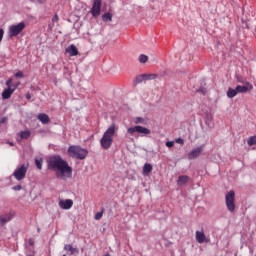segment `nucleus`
Masks as SVG:
<instances>
[{"label": "nucleus", "mask_w": 256, "mask_h": 256, "mask_svg": "<svg viewBox=\"0 0 256 256\" xmlns=\"http://www.w3.org/2000/svg\"><path fill=\"white\" fill-rule=\"evenodd\" d=\"M66 53H68L70 57H77V55H79V50H77V47L72 44L66 49Z\"/></svg>", "instance_id": "nucleus-15"}, {"label": "nucleus", "mask_w": 256, "mask_h": 256, "mask_svg": "<svg viewBox=\"0 0 256 256\" xmlns=\"http://www.w3.org/2000/svg\"><path fill=\"white\" fill-rule=\"evenodd\" d=\"M11 219H13V215L12 214H6V215H2L0 216V225H5L6 223H9V221H11Z\"/></svg>", "instance_id": "nucleus-16"}, {"label": "nucleus", "mask_w": 256, "mask_h": 256, "mask_svg": "<svg viewBox=\"0 0 256 256\" xmlns=\"http://www.w3.org/2000/svg\"><path fill=\"white\" fill-rule=\"evenodd\" d=\"M34 163L37 167V169H39V171H41V169H43V158H40V159H35L34 160Z\"/></svg>", "instance_id": "nucleus-25"}, {"label": "nucleus", "mask_w": 256, "mask_h": 256, "mask_svg": "<svg viewBox=\"0 0 256 256\" xmlns=\"http://www.w3.org/2000/svg\"><path fill=\"white\" fill-rule=\"evenodd\" d=\"M135 123L136 125H139V124L143 125L145 124V119H143L142 117H136Z\"/></svg>", "instance_id": "nucleus-30"}, {"label": "nucleus", "mask_w": 256, "mask_h": 256, "mask_svg": "<svg viewBox=\"0 0 256 256\" xmlns=\"http://www.w3.org/2000/svg\"><path fill=\"white\" fill-rule=\"evenodd\" d=\"M127 133H129V135H133V133H140L142 137H147V135H151V130L143 126H134L128 128Z\"/></svg>", "instance_id": "nucleus-6"}, {"label": "nucleus", "mask_w": 256, "mask_h": 256, "mask_svg": "<svg viewBox=\"0 0 256 256\" xmlns=\"http://www.w3.org/2000/svg\"><path fill=\"white\" fill-rule=\"evenodd\" d=\"M205 124L209 129H213L214 124H213V116L211 114H207L205 117Z\"/></svg>", "instance_id": "nucleus-18"}, {"label": "nucleus", "mask_w": 256, "mask_h": 256, "mask_svg": "<svg viewBox=\"0 0 256 256\" xmlns=\"http://www.w3.org/2000/svg\"><path fill=\"white\" fill-rule=\"evenodd\" d=\"M113 135H115V124H111L110 127L104 132L100 140L102 149H111V145H113Z\"/></svg>", "instance_id": "nucleus-2"}, {"label": "nucleus", "mask_w": 256, "mask_h": 256, "mask_svg": "<svg viewBox=\"0 0 256 256\" xmlns=\"http://www.w3.org/2000/svg\"><path fill=\"white\" fill-rule=\"evenodd\" d=\"M60 209L69 210L71 207H73V200L66 199V200H60L58 203Z\"/></svg>", "instance_id": "nucleus-13"}, {"label": "nucleus", "mask_w": 256, "mask_h": 256, "mask_svg": "<svg viewBox=\"0 0 256 256\" xmlns=\"http://www.w3.org/2000/svg\"><path fill=\"white\" fill-rule=\"evenodd\" d=\"M64 251H70V255H75V253H79V249L74 248L71 244H66L64 246Z\"/></svg>", "instance_id": "nucleus-19"}, {"label": "nucleus", "mask_w": 256, "mask_h": 256, "mask_svg": "<svg viewBox=\"0 0 256 256\" xmlns=\"http://www.w3.org/2000/svg\"><path fill=\"white\" fill-rule=\"evenodd\" d=\"M237 83H242L243 85H245V83H247V81H245L241 76H238L236 78Z\"/></svg>", "instance_id": "nucleus-33"}, {"label": "nucleus", "mask_w": 256, "mask_h": 256, "mask_svg": "<svg viewBox=\"0 0 256 256\" xmlns=\"http://www.w3.org/2000/svg\"><path fill=\"white\" fill-rule=\"evenodd\" d=\"M248 145H249V147H253V145H256V136H251L248 139Z\"/></svg>", "instance_id": "nucleus-28"}, {"label": "nucleus", "mask_w": 256, "mask_h": 256, "mask_svg": "<svg viewBox=\"0 0 256 256\" xmlns=\"http://www.w3.org/2000/svg\"><path fill=\"white\" fill-rule=\"evenodd\" d=\"M63 256H67V255L64 254Z\"/></svg>", "instance_id": "nucleus-47"}, {"label": "nucleus", "mask_w": 256, "mask_h": 256, "mask_svg": "<svg viewBox=\"0 0 256 256\" xmlns=\"http://www.w3.org/2000/svg\"><path fill=\"white\" fill-rule=\"evenodd\" d=\"M15 89H17V86H13V88H6L2 92V99H11V96L15 93Z\"/></svg>", "instance_id": "nucleus-14"}, {"label": "nucleus", "mask_w": 256, "mask_h": 256, "mask_svg": "<svg viewBox=\"0 0 256 256\" xmlns=\"http://www.w3.org/2000/svg\"><path fill=\"white\" fill-rule=\"evenodd\" d=\"M103 0H94L91 8V15L92 17H99L101 15V5Z\"/></svg>", "instance_id": "nucleus-8"}, {"label": "nucleus", "mask_w": 256, "mask_h": 256, "mask_svg": "<svg viewBox=\"0 0 256 256\" xmlns=\"http://www.w3.org/2000/svg\"><path fill=\"white\" fill-rule=\"evenodd\" d=\"M196 241L197 243H211V239L207 238L205 236V231H203V229L201 231H196Z\"/></svg>", "instance_id": "nucleus-9"}, {"label": "nucleus", "mask_w": 256, "mask_h": 256, "mask_svg": "<svg viewBox=\"0 0 256 256\" xmlns=\"http://www.w3.org/2000/svg\"><path fill=\"white\" fill-rule=\"evenodd\" d=\"M67 153L69 157H72V159H79L80 161H83V159H86L87 155H89V151L87 149L77 145L70 146Z\"/></svg>", "instance_id": "nucleus-3"}, {"label": "nucleus", "mask_w": 256, "mask_h": 256, "mask_svg": "<svg viewBox=\"0 0 256 256\" xmlns=\"http://www.w3.org/2000/svg\"><path fill=\"white\" fill-rule=\"evenodd\" d=\"M139 63H145L146 61H149V57L145 54H141L138 58Z\"/></svg>", "instance_id": "nucleus-27"}, {"label": "nucleus", "mask_w": 256, "mask_h": 256, "mask_svg": "<svg viewBox=\"0 0 256 256\" xmlns=\"http://www.w3.org/2000/svg\"><path fill=\"white\" fill-rule=\"evenodd\" d=\"M144 81H153V79H157L159 77L157 74H143Z\"/></svg>", "instance_id": "nucleus-24"}, {"label": "nucleus", "mask_w": 256, "mask_h": 256, "mask_svg": "<svg viewBox=\"0 0 256 256\" xmlns=\"http://www.w3.org/2000/svg\"><path fill=\"white\" fill-rule=\"evenodd\" d=\"M15 77H19V78L23 77V72L18 71L17 73H15Z\"/></svg>", "instance_id": "nucleus-42"}, {"label": "nucleus", "mask_w": 256, "mask_h": 256, "mask_svg": "<svg viewBox=\"0 0 256 256\" xmlns=\"http://www.w3.org/2000/svg\"><path fill=\"white\" fill-rule=\"evenodd\" d=\"M47 169L55 171L57 179H71L73 177V168L65 161L61 155H52L47 160Z\"/></svg>", "instance_id": "nucleus-1"}, {"label": "nucleus", "mask_w": 256, "mask_h": 256, "mask_svg": "<svg viewBox=\"0 0 256 256\" xmlns=\"http://www.w3.org/2000/svg\"><path fill=\"white\" fill-rule=\"evenodd\" d=\"M197 93H201V95H207V89L201 87L197 90Z\"/></svg>", "instance_id": "nucleus-32"}, {"label": "nucleus", "mask_w": 256, "mask_h": 256, "mask_svg": "<svg viewBox=\"0 0 256 256\" xmlns=\"http://www.w3.org/2000/svg\"><path fill=\"white\" fill-rule=\"evenodd\" d=\"M38 119L43 125H47V123H49L50 121L49 116L47 114H39Z\"/></svg>", "instance_id": "nucleus-20"}, {"label": "nucleus", "mask_w": 256, "mask_h": 256, "mask_svg": "<svg viewBox=\"0 0 256 256\" xmlns=\"http://www.w3.org/2000/svg\"><path fill=\"white\" fill-rule=\"evenodd\" d=\"M3 35H5V31L2 28H0V43L1 41H3Z\"/></svg>", "instance_id": "nucleus-38"}, {"label": "nucleus", "mask_w": 256, "mask_h": 256, "mask_svg": "<svg viewBox=\"0 0 256 256\" xmlns=\"http://www.w3.org/2000/svg\"><path fill=\"white\" fill-rule=\"evenodd\" d=\"M176 143H179V145H183V143H185V140H183V138H178L176 139Z\"/></svg>", "instance_id": "nucleus-40"}, {"label": "nucleus", "mask_w": 256, "mask_h": 256, "mask_svg": "<svg viewBox=\"0 0 256 256\" xmlns=\"http://www.w3.org/2000/svg\"><path fill=\"white\" fill-rule=\"evenodd\" d=\"M10 147H13L15 144L13 142H8Z\"/></svg>", "instance_id": "nucleus-44"}, {"label": "nucleus", "mask_w": 256, "mask_h": 256, "mask_svg": "<svg viewBox=\"0 0 256 256\" xmlns=\"http://www.w3.org/2000/svg\"><path fill=\"white\" fill-rule=\"evenodd\" d=\"M225 203L229 213H235L237 206L235 205V191L230 190L225 195Z\"/></svg>", "instance_id": "nucleus-4"}, {"label": "nucleus", "mask_w": 256, "mask_h": 256, "mask_svg": "<svg viewBox=\"0 0 256 256\" xmlns=\"http://www.w3.org/2000/svg\"><path fill=\"white\" fill-rule=\"evenodd\" d=\"M203 153V146H199L197 148H194L189 154H188V159L189 161H193L194 159H197L199 155Z\"/></svg>", "instance_id": "nucleus-10"}, {"label": "nucleus", "mask_w": 256, "mask_h": 256, "mask_svg": "<svg viewBox=\"0 0 256 256\" xmlns=\"http://www.w3.org/2000/svg\"><path fill=\"white\" fill-rule=\"evenodd\" d=\"M143 81H145L143 74L136 76V78H135L136 85H139V83H143Z\"/></svg>", "instance_id": "nucleus-26"}, {"label": "nucleus", "mask_w": 256, "mask_h": 256, "mask_svg": "<svg viewBox=\"0 0 256 256\" xmlns=\"http://www.w3.org/2000/svg\"><path fill=\"white\" fill-rule=\"evenodd\" d=\"M25 29V22H20L16 25H11L9 27L8 35L9 37H17Z\"/></svg>", "instance_id": "nucleus-7"}, {"label": "nucleus", "mask_w": 256, "mask_h": 256, "mask_svg": "<svg viewBox=\"0 0 256 256\" xmlns=\"http://www.w3.org/2000/svg\"><path fill=\"white\" fill-rule=\"evenodd\" d=\"M6 87H8L7 89H13V79L10 78L6 81Z\"/></svg>", "instance_id": "nucleus-31"}, {"label": "nucleus", "mask_w": 256, "mask_h": 256, "mask_svg": "<svg viewBox=\"0 0 256 256\" xmlns=\"http://www.w3.org/2000/svg\"><path fill=\"white\" fill-rule=\"evenodd\" d=\"M12 189H13V191H21V189H23V186L18 184L16 186H13Z\"/></svg>", "instance_id": "nucleus-34"}, {"label": "nucleus", "mask_w": 256, "mask_h": 256, "mask_svg": "<svg viewBox=\"0 0 256 256\" xmlns=\"http://www.w3.org/2000/svg\"><path fill=\"white\" fill-rule=\"evenodd\" d=\"M40 229L38 228V233H39Z\"/></svg>", "instance_id": "nucleus-46"}, {"label": "nucleus", "mask_w": 256, "mask_h": 256, "mask_svg": "<svg viewBox=\"0 0 256 256\" xmlns=\"http://www.w3.org/2000/svg\"><path fill=\"white\" fill-rule=\"evenodd\" d=\"M102 21H104V23H109V21H113V14L109 12L104 13L102 16Z\"/></svg>", "instance_id": "nucleus-21"}, {"label": "nucleus", "mask_w": 256, "mask_h": 256, "mask_svg": "<svg viewBox=\"0 0 256 256\" xmlns=\"http://www.w3.org/2000/svg\"><path fill=\"white\" fill-rule=\"evenodd\" d=\"M226 95L228 97V99H233L234 97H237L238 93H237V88L233 89L231 87L228 88Z\"/></svg>", "instance_id": "nucleus-17"}, {"label": "nucleus", "mask_w": 256, "mask_h": 256, "mask_svg": "<svg viewBox=\"0 0 256 256\" xmlns=\"http://www.w3.org/2000/svg\"><path fill=\"white\" fill-rule=\"evenodd\" d=\"M253 89V84L249 82H245L244 86L238 85L236 86V92L239 93H247Z\"/></svg>", "instance_id": "nucleus-11"}, {"label": "nucleus", "mask_w": 256, "mask_h": 256, "mask_svg": "<svg viewBox=\"0 0 256 256\" xmlns=\"http://www.w3.org/2000/svg\"><path fill=\"white\" fill-rule=\"evenodd\" d=\"M189 181H191V177H189L187 175H180V176H178L176 183H177L178 187H183V186L187 185V183H189Z\"/></svg>", "instance_id": "nucleus-12"}, {"label": "nucleus", "mask_w": 256, "mask_h": 256, "mask_svg": "<svg viewBox=\"0 0 256 256\" xmlns=\"http://www.w3.org/2000/svg\"><path fill=\"white\" fill-rule=\"evenodd\" d=\"M19 137L21 139H29V137H31V131L29 130L21 131L19 132Z\"/></svg>", "instance_id": "nucleus-23"}, {"label": "nucleus", "mask_w": 256, "mask_h": 256, "mask_svg": "<svg viewBox=\"0 0 256 256\" xmlns=\"http://www.w3.org/2000/svg\"><path fill=\"white\" fill-rule=\"evenodd\" d=\"M175 145V142L174 141H167L166 142V147H168V148H171V147H173Z\"/></svg>", "instance_id": "nucleus-35"}, {"label": "nucleus", "mask_w": 256, "mask_h": 256, "mask_svg": "<svg viewBox=\"0 0 256 256\" xmlns=\"http://www.w3.org/2000/svg\"><path fill=\"white\" fill-rule=\"evenodd\" d=\"M153 171V165L149 164V163H146L144 164L143 166V172L146 174V175H149V173H151Z\"/></svg>", "instance_id": "nucleus-22"}, {"label": "nucleus", "mask_w": 256, "mask_h": 256, "mask_svg": "<svg viewBox=\"0 0 256 256\" xmlns=\"http://www.w3.org/2000/svg\"><path fill=\"white\" fill-rule=\"evenodd\" d=\"M28 245H30V247H33V245H35V241L33 240V238H30L28 240Z\"/></svg>", "instance_id": "nucleus-41"}, {"label": "nucleus", "mask_w": 256, "mask_h": 256, "mask_svg": "<svg viewBox=\"0 0 256 256\" xmlns=\"http://www.w3.org/2000/svg\"><path fill=\"white\" fill-rule=\"evenodd\" d=\"M8 119L7 117H3L0 119V125H5V123H7Z\"/></svg>", "instance_id": "nucleus-37"}, {"label": "nucleus", "mask_w": 256, "mask_h": 256, "mask_svg": "<svg viewBox=\"0 0 256 256\" xmlns=\"http://www.w3.org/2000/svg\"><path fill=\"white\" fill-rule=\"evenodd\" d=\"M27 169H29V164H22L20 167L16 168L13 172V177L16 181H23L27 175Z\"/></svg>", "instance_id": "nucleus-5"}, {"label": "nucleus", "mask_w": 256, "mask_h": 256, "mask_svg": "<svg viewBox=\"0 0 256 256\" xmlns=\"http://www.w3.org/2000/svg\"><path fill=\"white\" fill-rule=\"evenodd\" d=\"M30 1H31V3H39L40 5H42L47 0H30Z\"/></svg>", "instance_id": "nucleus-36"}, {"label": "nucleus", "mask_w": 256, "mask_h": 256, "mask_svg": "<svg viewBox=\"0 0 256 256\" xmlns=\"http://www.w3.org/2000/svg\"><path fill=\"white\" fill-rule=\"evenodd\" d=\"M26 99H28V100L31 99V94L27 93L26 94Z\"/></svg>", "instance_id": "nucleus-43"}, {"label": "nucleus", "mask_w": 256, "mask_h": 256, "mask_svg": "<svg viewBox=\"0 0 256 256\" xmlns=\"http://www.w3.org/2000/svg\"><path fill=\"white\" fill-rule=\"evenodd\" d=\"M58 21H59V16L56 14V15L53 16L52 22L57 23Z\"/></svg>", "instance_id": "nucleus-39"}, {"label": "nucleus", "mask_w": 256, "mask_h": 256, "mask_svg": "<svg viewBox=\"0 0 256 256\" xmlns=\"http://www.w3.org/2000/svg\"><path fill=\"white\" fill-rule=\"evenodd\" d=\"M26 256H35L34 254H27Z\"/></svg>", "instance_id": "nucleus-45"}, {"label": "nucleus", "mask_w": 256, "mask_h": 256, "mask_svg": "<svg viewBox=\"0 0 256 256\" xmlns=\"http://www.w3.org/2000/svg\"><path fill=\"white\" fill-rule=\"evenodd\" d=\"M105 211V209H102V211H100V212H97L96 214H95V216H94V219L96 220V221H100V219L103 217V212Z\"/></svg>", "instance_id": "nucleus-29"}]
</instances>
